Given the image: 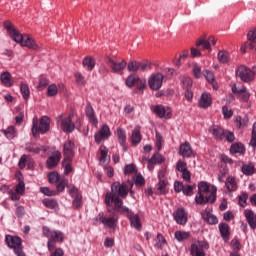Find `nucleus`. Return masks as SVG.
Listing matches in <instances>:
<instances>
[{"label":"nucleus","instance_id":"nucleus-46","mask_svg":"<svg viewBox=\"0 0 256 256\" xmlns=\"http://www.w3.org/2000/svg\"><path fill=\"white\" fill-rule=\"evenodd\" d=\"M248 199H249V194H247L246 192H243L239 196V205H240V207H247V200Z\"/></svg>","mask_w":256,"mask_h":256},{"label":"nucleus","instance_id":"nucleus-28","mask_svg":"<svg viewBox=\"0 0 256 256\" xmlns=\"http://www.w3.org/2000/svg\"><path fill=\"white\" fill-rule=\"evenodd\" d=\"M209 132L215 137V139H218L219 141H222V139L225 137V130L219 126H213L209 129Z\"/></svg>","mask_w":256,"mask_h":256},{"label":"nucleus","instance_id":"nucleus-40","mask_svg":"<svg viewBox=\"0 0 256 256\" xmlns=\"http://www.w3.org/2000/svg\"><path fill=\"white\" fill-rule=\"evenodd\" d=\"M218 61L220 63H229V52L225 50H220L218 52Z\"/></svg>","mask_w":256,"mask_h":256},{"label":"nucleus","instance_id":"nucleus-19","mask_svg":"<svg viewBox=\"0 0 256 256\" xmlns=\"http://www.w3.org/2000/svg\"><path fill=\"white\" fill-rule=\"evenodd\" d=\"M153 113L157 115L160 119H171V108H165L164 105H156L152 107Z\"/></svg>","mask_w":256,"mask_h":256},{"label":"nucleus","instance_id":"nucleus-52","mask_svg":"<svg viewBox=\"0 0 256 256\" xmlns=\"http://www.w3.org/2000/svg\"><path fill=\"white\" fill-rule=\"evenodd\" d=\"M235 121H236L237 126L239 127V129H241V127H245L247 125V123H249L248 118L242 119L241 116L236 117Z\"/></svg>","mask_w":256,"mask_h":256},{"label":"nucleus","instance_id":"nucleus-9","mask_svg":"<svg viewBox=\"0 0 256 256\" xmlns=\"http://www.w3.org/2000/svg\"><path fill=\"white\" fill-rule=\"evenodd\" d=\"M145 80L139 78V76H137V74H132L129 75L126 79V85L127 87H135L136 86V93L138 91H145Z\"/></svg>","mask_w":256,"mask_h":256},{"label":"nucleus","instance_id":"nucleus-58","mask_svg":"<svg viewBox=\"0 0 256 256\" xmlns=\"http://www.w3.org/2000/svg\"><path fill=\"white\" fill-rule=\"evenodd\" d=\"M193 189L194 187L192 185H186L184 186L182 193H184L188 197H191V195H193Z\"/></svg>","mask_w":256,"mask_h":256},{"label":"nucleus","instance_id":"nucleus-59","mask_svg":"<svg viewBox=\"0 0 256 256\" xmlns=\"http://www.w3.org/2000/svg\"><path fill=\"white\" fill-rule=\"evenodd\" d=\"M40 192L43 193L44 195H47L48 197H51L53 195H57V192L51 191L47 187H41Z\"/></svg>","mask_w":256,"mask_h":256},{"label":"nucleus","instance_id":"nucleus-13","mask_svg":"<svg viewBox=\"0 0 256 256\" xmlns=\"http://www.w3.org/2000/svg\"><path fill=\"white\" fill-rule=\"evenodd\" d=\"M42 231L44 237H48L50 241H54L56 243H61L63 241V232L59 230H51L49 227L44 226Z\"/></svg>","mask_w":256,"mask_h":256},{"label":"nucleus","instance_id":"nucleus-29","mask_svg":"<svg viewBox=\"0 0 256 256\" xmlns=\"http://www.w3.org/2000/svg\"><path fill=\"white\" fill-rule=\"evenodd\" d=\"M117 137L121 147H123L124 151H127V146L125 145L127 143V134L123 128L117 129Z\"/></svg>","mask_w":256,"mask_h":256},{"label":"nucleus","instance_id":"nucleus-60","mask_svg":"<svg viewBox=\"0 0 256 256\" xmlns=\"http://www.w3.org/2000/svg\"><path fill=\"white\" fill-rule=\"evenodd\" d=\"M193 75L196 79H201V67H199L198 65H194Z\"/></svg>","mask_w":256,"mask_h":256},{"label":"nucleus","instance_id":"nucleus-23","mask_svg":"<svg viewBox=\"0 0 256 256\" xmlns=\"http://www.w3.org/2000/svg\"><path fill=\"white\" fill-rule=\"evenodd\" d=\"M173 218L174 221L178 225H186L187 224V212H185V209L183 208H178L174 213H173Z\"/></svg>","mask_w":256,"mask_h":256},{"label":"nucleus","instance_id":"nucleus-48","mask_svg":"<svg viewBox=\"0 0 256 256\" xmlns=\"http://www.w3.org/2000/svg\"><path fill=\"white\" fill-rule=\"evenodd\" d=\"M15 191L18 195H23L25 193V182H23V180H20L16 185Z\"/></svg>","mask_w":256,"mask_h":256},{"label":"nucleus","instance_id":"nucleus-27","mask_svg":"<svg viewBox=\"0 0 256 256\" xmlns=\"http://www.w3.org/2000/svg\"><path fill=\"white\" fill-rule=\"evenodd\" d=\"M211 104V94L203 93L199 100V107H201L202 109H207L208 107H211Z\"/></svg>","mask_w":256,"mask_h":256},{"label":"nucleus","instance_id":"nucleus-55","mask_svg":"<svg viewBox=\"0 0 256 256\" xmlns=\"http://www.w3.org/2000/svg\"><path fill=\"white\" fill-rule=\"evenodd\" d=\"M47 95L48 97H55L57 95V86L55 84L48 86Z\"/></svg>","mask_w":256,"mask_h":256},{"label":"nucleus","instance_id":"nucleus-45","mask_svg":"<svg viewBox=\"0 0 256 256\" xmlns=\"http://www.w3.org/2000/svg\"><path fill=\"white\" fill-rule=\"evenodd\" d=\"M107 153H109V149L105 146L100 147V161L101 163H106L107 162Z\"/></svg>","mask_w":256,"mask_h":256},{"label":"nucleus","instance_id":"nucleus-43","mask_svg":"<svg viewBox=\"0 0 256 256\" xmlns=\"http://www.w3.org/2000/svg\"><path fill=\"white\" fill-rule=\"evenodd\" d=\"M163 161H165V158H163V155L159 153L154 154L150 159V163H152V165H157V163H163Z\"/></svg>","mask_w":256,"mask_h":256},{"label":"nucleus","instance_id":"nucleus-49","mask_svg":"<svg viewBox=\"0 0 256 256\" xmlns=\"http://www.w3.org/2000/svg\"><path fill=\"white\" fill-rule=\"evenodd\" d=\"M75 79H76V82L78 85H82V86H85L87 81H85V77L83 76L82 73H75Z\"/></svg>","mask_w":256,"mask_h":256},{"label":"nucleus","instance_id":"nucleus-17","mask_svg":"<svg viewBox=\"0 0 256 256\" xmlns=\"http://www.w3.org/2000/svg\"><path fill=\"white\" fill-rule=\"evenodd\" d=\"M236 75L237 77H240V79L245 83H249V81H253V72L251 71V69H248L245 66L238 67L236 71Z\"/></svg>","mask_w":256,"mask_h":256},{"label":"nucleus","instance_id":"nucleus-32","mask_svg":"<svg viewBox=\"0 0 256 256\" xmlns=\"http://www.w3.org/2000/svg\"><path fill=\"white\" fill-rule=\"evenodd\" d=\"M167 185H169V182H167V180H159L156 185L157 195H165L167 193Z\"/></svg>","mask_w":256,"mask_h":256},{"label":"nucleus","instance_id":"nucleus-42","mask_svg":"<svg viewBox=\"0 0 256 256\" xmlns=\"http://www.w3.org/2000/svg\"><path fill=\"white\" fill-rule=\"evenodd\" d=\"M20 91H21L23 99H25L26 101H27V99H29V97H31V92H30L29 86H27V84H22L20 87Z\"/></svg>","mask_w":256,"mask_h":256},{"label":"nucleus","instance_id":"nucleus-54","mask_svg":"<svg viewBox=\"0 0 256 256\" xmlns=\"http://www.w3.org/2000/svg\"><path fill=\"white\" fill-rule=\"evenodd\" d=\"M222 113L225 119H231V117H233V110L229 109L227 106L222 107Z\"/></svg>","mask_w":256,"mask_h":256},{"label":"nucleus","instance_id":"nucleus-26","mask_svg":"<svg viewBox=\"0 0 256 256\" xmlns=\"http://www.w3.org/2000/svg\"><path fill=\"white\" fill-rule=\"evenodd\" d=\"M25 150L28 153H32L33 155H39L41 151H47V149H45V146H39L37 144H31V143L26 144Z\"/></svg>","mask_w":256,"mask_h":256},{"label":"nucleus","instance_id":"nucleus-20","mask_svg":"<svg viewBox=\"0 0 256 256\" xmlns=\"http://www.w3.org/2000/svg\"><path fill=\"white\" fill-rule=\"evenodd\" d=\"M111 137V129L107 124H104L98 133L95 134L94 139L96 143H101L103 139H109Z\"/></svg>","mask_w":256,"mask_h":256},{"label":"nucleus","instance_id":"nucleus-39","mask_svg":"<svg viewBox=\"0 0 256 256\" xmlns=\"http://www.w3.org/2000/svg\"><path fill=\"white\" fill-rule=\"evenodd\" d=\"M181 85L185 90L191 89V87H193V80L190 77L183 76L181 79Z\"/></svg>","mask_w":256,"mask_h":256},{"label":"nucleus","instance_id":"nucleus-63","mask_svg":"<svg viewBox=\"0 0 256 256\" xmlns=\"http://www.w3.org/2000/svg\"><path fill=\"white\" fill-rule=\"evenodd\" d=\"M182 173V179L186 181V183H189L191 181V172L188 170H184Z\"/></svg>","mask_w":256,"mask_h":256},{"label":"nucleus","instance_id":"nucleus-4","mask_svg":"<svg viewBox=\"0 0 256 256\" xmlns=\"http://www.w3.org/2000/svg\"><path fill=\"white\" fill-rule=\"evenodd\" d=\"M51 120L47 116H42L39 119H37V116H35L32 120V134L34 137H37L39 133L41 135H45L50 129Z\"/></svg>","mask_w":256,"mask_h":256},{"label":"nucleus","instance_id":"nucleus-64","mask_svg":"<svg viewBox=\"0 0 256 256\" xmlns=\"http://www.w3.org/2000/svg\"><path fill=\"white\" fill-rule=\"evenodd\" d=\"M135 185H145V178H143L141 175H136Z\"/></svg>","mask_w":256,"mask_h":256},{"label":"nucleus","instance_id":"nucleus-50","mask_svg":"<svg viewBox=\"0 0 256 256\" xmlns=\"http://www.w3.org/2000/svg\"><path fill=\"white\" fill-rule=\"evenodd\" d=\"M47 85H49V80L47 78H45V77H42L39 80V84L37 86V89L39 91H43V89H45V87H47Z\"/></svg>","mask_w":256,"mask_h":256},{"label":"nucleus","instance_id":"nucleus-56","mask_svg":"<svg viewBox=\"0 0 256 256\" xmlns=\"http://www.w3.org/2000/svg\"><path fill=\"white\" fill-rule=\"evenodd\" d=\"M187 170H188L187 163L179 160L177 162V171H179V173H183L184 171H187Z\"/></svg>","mask_w":256,"mask_h":256},{"label":"nucleus","instance_id":"nucleus-31","mask_svg":"<svg viewBox=\"0 0 256 256\" xmlns=\"http://www.w3.org/2000/svg\"><path fill=\"white\" fill-rule=\"evenodd\" d=\"M202 218L204 219V221H207V223H209V225H217V223H219L217 216H215L207 211L202 212Z\"/></svg>","mask_w":256,"mask_h":256},{"label":"nucleus","instance_id":"nucleus-53","mask_svg":"<svg viewBox=\"0 0 256 256\" xmlns=\"http://www.w3.org/2000/svg\"><path fill=\"white\" fill-rule=\"evenodd\" d=\"M204 77L208 81V83H214L215 82V74L209 70H205Z\"/></svg>","mask_w":256,"mask_h":256},{"label":"nucleus","instance_id":"nucleus-22","mask_svg":"<svg viewBox=\"0 0 256 256\" xmlns=\"http://www.w3.org/2000/svg\"><path fill=\"white\" fill-rule=\"evenodd\" d=\"M179 155L181 157H185L186 159H191V157H195V152L193 151V147L189 142H185L180 145Z\"/></svg>","mask_w":256,"mask_h":256},{"label":"nucleus","instance_id":"nucleus-8","mask_svg":"<svg viewBox=\"0 0 256 256\" xmlns=\"http://www.w3.org/2000/svg\"><path fill=\"white\" fill-rule=\"evenodd\" d=\"M5 242L10 249H13L15 255L25 256V253L23 252V241L21 238L12 235H6Z\"/></svg>","mask_w":256,"mask_h":256},{"label":"nucleus","instance_id":"nucleus-61","mask_svg":"<svg viewBox=\"0 0 256 256\" xmlns=\"http://www.w3.org/2000/svg\"><path fill=\"white\" fill-rule=\"evenodd\" d=\"M185 185H183V182H175L174 183V191L176 193H181V191L183 192Z\"/></svg>","mask_w":256,"mask_h":256},{"label":"nucleus","instance_id":"nucleus-44","mask_svg":"<svg viewBox=\"0 0 256 256\" xmlns=\"http://www.w3.org/2000/svg\"><path fill=\"white\" fill-rule=\"evenodd\" d=\"M42 203L48 209H57V201L53 199H44Z\"/></svg>","mask_w":256,"mask_h":256},{"label":"nucleus","instance_id":"nucleus-7","mask_svg":"<svg viewBox=\"0 0 256 256\" xmlns=\"http://www.w3.org/2000/svg\"><path fill=\"white\" fill-rule=\"evenodd\" d=\"M65 187L67 188V193L72 197V207L74 209H81L83 207V195L75 185L70 184L68 181H65Z\"/></svg>","mask_w":256,"mask_h":256},{"label":"nucleus","instance_id":"nucleus-2","mask_svg":"<svg viewBox=\"0 0 256 256\" xmlns=\"http://www.w3.org/2000/svg\"><path fill=\"white\" fill-rule=\"evenodd\" d=\"M217 201V187L209 185L207 182H200L198 184V194L195 197L197 205H213Z\"/></svg>","mask_w":256,"mask_h":256},{"label":"nucleus","instance_id":"nucleus-15","mask_svg":"<svg viewBox=\"0 0 256 256\" xmlns=\"http://www.w3.org/2000/svg\"><path fill=\"white\" fill-rule=\"evenodd\" d=\"M164 76L161 73L152 74L148 79V85L152 91H159L163 87Z\"/></svg>","mask_w":256,"mask_h":256},{"label":"nucleus","instance_id":"nucleus-33","mask_svg":"<svg viewBox=\"0 0 256 256\" xmlns=\"http://www.w3.org/2000/svg\"><path fill=\"white\" fill-rule=\"evenodd\" d=\"M1 131L9 140L15 139V137H17V128H15V126H9L8 128L2 129Z\"/></svg>","mask_w":256,"mask_h":256},{"label":"nucleus","instance_id":"nucleus-6","mask_svg":"<svg viewBox=\"0 0 256 256\" xmlns=\"http://www.w3.org/2000/svg\"><path fill=\"white\" fill-rule=\"evenodd\" d=\"M75 129L81 131V118L75 110H71L65 118V133H73Z\"/></svg>","mask_w":256,"mask_h":256},{"label":"nucleus","instance_id":"nucleus-16","mask_svg":"<svg viewBox=\"0 0 256 256\" xmlns=\"http://www.w3.org/2000/svg\"><path fill=\"white\" fill-rule=\"evenodd\" d=\"M127 69L128 71H133L134 73H137V71H149V69H151V63L149 61H131L128 63Z\"/></svg>","mask_w":256,"mask_h":256},{"label":"nucleus","instance_id":"nucleus-37","mask_svg":"<svg viewBox=\"0 0 256 256\" xmlns=\"http://www.w3.org/2000/svg\"><path fill=\"white\" fill-rule=\"evenodd\" d=\"M242 173L247 176L255 175V165L253 163L244 164L242 166Z\"/></svg>","mask_w":256,"mask_h":256},{"label":"nucleus","instance_id":"nucleus-3","mask_svg":"<svg viewBox=\"0 0 256 256\" xmlns=\"http://www.w3.org/2000/svg\"><path fill=\"white\" fill-rule=\"evenodd\" d=\"M4 27L8 31L11 39L15 41V43H20L22 47H28V49H33L34 51H37V49H39V45H37L35 40H33L27 34H20L19 30L13 27V24H11V22L6 21L4 23Z\"/></svg>","mask_w":256,"mask_h":256},{"label":"nucleus","instance_id":"nucleus-5","mask_svg":"<svg viewBox=\"0 0 256 256\" xmlns=\"http://www.w3.org/2000/svg\"><path fill=\"white\" fill-rule=\"evenodd\" d=\"M73 157H75V142L68 139L65 144V175L73 173V165L71 164Z\"/></svg>","mask_w":256,"mask_h":256},{"label":"nucleus","instance_id":"nucleus-30","mask_svg":"<svg viewBox=\"0 0 256 256\" xmlns=\"http://www.w3.org/2000/svg\"><path fill=\"white\" fill-rule=\"evenodd\" d=\"M131 143L132 145H139L141 143V128L135 127L134 130L132 131V136H131Z\"/></svg>","mask_w":256,"mask_h":256},{"label":"nucleus","instance_id":"nucleus-24","mask_svg":"<svg viewBox=\"0 0 256 256\" xmlns=\"http://www.w3.org/2000/svg\"><path fill=\"white\" fill-rule=\"evenodd\" d=\"M85 114L86 117H88V121H90L94 127H97L99 121L97 120V116H95V110L93 109V106L89 102L86 105Z\"/></svg>","mask_w":256,"mask_h":256},{"label":"nucleus","instance_id":"nucleus-18","mask_svg":"<svg viewBox=\"0 0 256 256\" xmlns=\"http://www.w3.org/2000/svg\"><path fill=\"white\" fill-rule=\"evenodd\" d=\"M217 39L214 38V36H210L207 39L206 38H199L196 41V47H202V49L206 51H211V45H216Z\"/></svg>","mask_w":256,"mask_h":256},{"label":"nucleus","instance_id":"nucleus-14","mask_svg":"<svg viewBox=\"0 0 256 256\" xmlns=\"http://www.w3.org/2000/svg\"><path fill=\"white\" fill-rule=\"evenodd\" d=\"M48 181L49 183H58L56 186L58 193L65 191V179L61 178L57 171L48 174Z\"/></svg>","mask_w":256,"mask_h":256},{"label":"nucleus","instance_id":"nucleus-10","mask_svg":"<svg viewBox=\"0 0 256 256\" xmlns=\"http://www.w3.org/2000/svg\"><path fill=\"white\" fill-rule=\"evenodd\" d=\"M209 250V242L198 241L191 244L190 255L192 256H205V251Z\"/></svg>","mask_w":256,"mask_h":256},{"label":"nucleus","instance_id":"nucleus-47","mask_svg":"<svg viewBox=\"0 0 256 256\" xmlns=\"http://www.w3.org/2000/svg\"><path fill=\"white\" fill-rule=\"evenodd\" d=\"M136 172H137V167L135 166V164H128L124 168L125 175H131L132 173H136Z\"/></svg>","mask_w":256,"mask_h":256},{"label":"nucleus","instance_id":"nucleus-35","mask_svg":"<svg viewBox=\"0 0 256 256\" xmlns=\"http://www.w3.org/2000/svg\"><path fill=\"white\" fill-rule=\"evenodd\" d=\"M0 81L5 85V87H13V81L11 80V73L4 72L0 75Z\"/></svg>","mask_w":256,"mask_h":256},{"label":"nucleus","instance_id":"nucleus-1","mask_svg":"<svg viewBox=\"0 0 256 256\" xmlns=\"http://www.w3.org/2000/svg\"><path fill=\"white\" fill-rule=\"evenodd\" d=\"M127 195H129V186L125 183L114 182L111 185V192L106 193L105 203L108 206L114 203V211L120 215H126L131 227H134L137 231H141L142 224L139 215L133 214L127 206H123V199H126Z\"/></svg>","mask_w":256,"mask_h":256},{"label":"nucleus","instance_id":"nucleus-25","mask_svg":"<svg viewBox=\"0 0 256 256\" xmlns=\"http://www.w3.org/2000/svg\"><path fill=\"white\" fill-rule=\"evenodd\" d=\"M225 187L230 193H233V191H237L238 185H237V178L234 176H228L225 181Z\"/></svg>","mask_w":256,"mask_h":256},{"label":"nucleus","instance_id":"nucleus-51","mask_svg":"<svg viewBox=\"0 0 256 256\" xmlns=\"http://www.w3.org/2000/svg\"><path fill=\"white\" fill-rule=\"evenodd\" d=\"M238 96H240V99H242V101H249V92H247V88L239 89Z\"/></svg>","mask_w":256,"mask_h":256},{"label":"nucleus","instance_id":"nucleus-34","mask_svg":"<svg viewBox=\"0 0 256 256\" xmlns=\"http://www.w3.org/2000/svg\"><path fill=\"white\" fill-rule=\"evenodd\" d=\"M230 153H239L240 155H243V153H245V145L241 142L233 143L230 147Z\"/></svg>","mask_w":256,"mask_h":256},{"label":"nucleus","instance_id":"nucleus-41","mask_svg":"<svg viewBox=\"0 0 256 256\" xmlns=\"http://www.w3.org/2000/svg\"><path fill=\"white\" fill-rule=\"evenodd\" d=\"M174 235H175V239H177V241L179 242L186 241V239H189V232L176 231Z\"/></svg>","mask_w":256,"mask_h":256},{"label":"nucleus","instance_id":"nucleus-36","mask_svg":"<svg viewBox=\"0 0 256 256\" xmlns=\"http://www.w3.org/2000/svg\"><path fill=\"white\" fill-rule=\"evenodd\" d=\"M82 65L88 71H93V69H95V58H93V57H85L83 59Z\"/></svg>","mask_w":256,"mask_h":256},{"label":"nucleus","instance_id":"nucleus-12","mask_svg":"<svg viewBox=\"0 0 256 256\" xmlns=\"http://www.w3.org/2000/svg\"><path fill=\"white\" fill-rule=\"evenodd\" d=\"M106 63L112 70V73H121L127 67V61H118L117 58L108 57Z\"/></svg>","mask_w":256,"mask_h":256},{"label":"nucleus","instance_id":"nucleus-57","mask_svg":"<svg viewBox=\"0 0 256 256\" xmlns=\"http://www.w3.org/2000/svg\"><path fill=\"white\" fill-rule=\"evenodd\" d=\"M189 56V51H184L179 58L176 61V65L177 67H181V61H185V59H187V57Z\"/></svg>","mask_w":256,"mask_h":256},{"label":"nucleus","instance_id":"nucleus-21","mask_svg":"<svg viewBox=\"0 0 256 256\" xmlns=\"http://www.w3.org/2000/svg\"><path fill=\"white\" fill-rule=\"evenodd\" d=\"M59 161H61V152L54 151L46 160L47 169H55L59 165Z\"/></svg>","mask_w":256,"mask_h":256},{"label":"nucleus","instance_id":"nucleus-62","mask_svg":"<svg viewBox=\"0 0 256 256\" xmlns=\"http://www.w3.org/2000/svg\"><path fill=\"white\" fill-rule=\"evenodd\" d=\"M58 127H61L62 131H65V116L60 115L57 118Z\"/></svg>","mask_w":256,"mask_h":256},{"label":"nucleus","instance_id":"nucleus-11","mask_svg":"<svg viewBox=\"0 0 256 256\" xmlns=\"http://www.w3.org/2000/svg\"><path fill=\"white\" fill-rule=\"evenodd\" d=\"M117 221H119V217H117V215L106 218L103 213H99L95 218V223H102V225L108 227V229H115V227H117Z\"/></svg>","mask_w":256,"mask_h":256},{"label":"nucleus","instance_id":"nucleus-38","mask_svg":"<svg viewBox=\"0 0 256 256\" xmlns=\"http://www.w3.org/2000/svg\"><path fill=\"white\" fill-rule=\"evenodd\" d=\"M219 231L224 241H227V239H229V224H226V223L220 224Z\"/></svg>","mask_w":256,"mask_h":256}]
</instances>
